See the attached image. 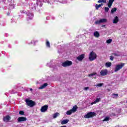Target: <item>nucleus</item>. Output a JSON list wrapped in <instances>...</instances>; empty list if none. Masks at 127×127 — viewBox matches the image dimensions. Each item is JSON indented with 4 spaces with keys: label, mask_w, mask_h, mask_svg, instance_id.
<instances>
[{
    "label": "nucleus",
    "mask_w": 127,
    "mask_h": 127,
    "mask_svg": "<svg viewBox=\"0 0 127 127\" xmlns=\"http://www.w3.org/2000/svg\"><path fill=\"white\" fill-rule=\"evenodd\" d=\"M61 127H67L66 126H62Z\"/></svg>",
    "instance_id": "obj_38"
},
{
    "label": "nucleus",
    "mask_w": 127,
    "mask_h": 127,
    "mask_svg": "<svg viewBox=\"0 0 127 127\" xmlns=\"http://www.w3.org/2000/svg\"><path fill=\"white\" fill-rule=\"evenodd\" d=\"M104 85V83H99L95 85L96 87H102Z\"/></svg>",
    "instance_id": "obj_27"
},
{
    "label": "nucleus",
    "mask_w": 127,
    "mask_h": 127,
    "mask_svg": "<svg viewBox=\"0 0 127 127\" xmlns=\"http://www.w3.org/2000/svg\"><path fill=\"white\" fill-rule=\"evenodd\" d=\"M108 121H110V118L109 117H106L104 120H103V122H108Z\"/></svg>",
    "instance_id": "obj_29"
},
{
    "label": "nucleus",
    "mask_w": 127,
    "mask_h": 127,
    "mask_svg": "<svg viewBox=\"0 0 127 127\" xmlns=\"http://www.w3.org/2000/svg\"><path fill=\"white\" fill-rule=\"evenodd\" d=\"M46 46L47 47H50V43H49V41H47L46 42Z\"/></svg>",
    "instance_id": "obj_30"
},
{
    "label": "nucleus",
    "mask_w": 127,
    "mask_h": 127,
    "mask_svg": "<svg viewBox=\"0 0 127 127\" xmlns=\"http://www.w3.org/2000/svg\"><path fill=\"white\" fill-rule=\"evenodd\" d=\"M89 59L90 61L96 60V59H97V54L93 51L91 52L89 55Z\"/></svg>",
    "instance_id": "obj_1"
},
{
    "label": "nucleus",
    "mask_w": 127,
    "mask_h": 127,
    "mask_svg": "<svg viewBox=\"0 0 127 127\" xmlns=\"http://www.w3.org/2000/svg\"><path fill=\"white\" fill-rule=\"evenodd\" d=\"M102 5H103V3L100 4L99 5L96 4L95 5L96 9H99V8H100Z\"/></svg>",
    "instance_id": "obj_20"
},
{
    "label": "nucleus",
    "mask_w": 127,
    "mask_h": 127,
    "mask_svg": "<svg viewBox=\"0 0 127 127\" xmlns=\"http://www.w3.org/2000/svg\"><path fill=\"white\" fill-rule=\"evenodd\" d=\"M118 97H119V94H113V98H114V99L118 98Z\"/></svg>",
    "instance_id": "obj_26"
},
{
    "label": "nucleus",
    "mask_w": 127,
    "mask_h": 127,
    "mask_svg": "<svg viewBox=\"0 0 127 127\" xmlns=\"http://www.w3.org/2000/svg\"><path fill=\"white\" fill-rule=\"evenodd\" d=\"M119 22V17L116 16L113 19V23L116 24V23H118Z\"/></svg>",
    "instance_id": "obj_15"
},
{
    "label": "nucleus",
    "mask_w": 127,
    "mask_h": 127,
    "mask_svg": "<svg viewBox=\"0 0 127 127\" xmlns=\"http://www.w3.org/2000/svg\"><path fill=\"white\" fill-rule=\"evenodd\" d=\"M115 11H117V8L114 7L111 9V13H114Z\"/></svg>",
    "instance_id": "obj_25"
},
{
    "label": "nucleus",
    "mask_w": 127,
    "mask_h": 127,
    "mask_svg": "<svg viewBox=\"0 0 127 127\" xmlns=\"http://www.w3.org/2000/svg\"><path fill=\"white\" fill-rule=\"evenodd\" d=\"M59 113H55L53 115V118L54 119H56V118H57L58 117V116H59Z\"/></svg>",
    "instance_id": "obj_23"
},
{
    "label": "nucleus",
    "mask_w": 127,
    "mask_h": 127,
    "mask_svg": "<svg viewBox=\"0 0 127 127\" xmlns=\"http://www.w3.org/2000/svg\"><path fill=\"white\" fill-rule=\"evenodd\" d=\"M115 1V0H109L108 4V7H112V5H113V2Z\"/></svg>",
    "instance_id": "obj_13"
},
{
    "label": "nucleus",
    "mask_w": 127,
    "mask_h": 127,
    "mask_svg": "<svg viewBox=\"0 0 127 127\" xmlns=\"http://www.w3.org/2000/svg\"><path fill=\"white\" fill-rule=\"evenodd\" d=\"M107 21L108 19H107V18H102L99 20L95 21V24H101V23H105V22H107Z\"/></svg>",
    "instance_id": "obj_7"
},
{
    "label": "nucleus",
    "mask_w": 127,
    "mask_h": 127,
    "mask_svg": "<svg viewBox=\"0 0 127 127\" xmlns=\"http://www.w3.org/2000/svg\"><path fill=\"white\" fill-rule=\"evenodd\" d=\"M73 64L71 61H66L62 63V65L63 67H69V66H71Z\"/></svg>",
    "instance_id": "obj_5"
},
{
    "label": "nucleus",
    "mask_w": 127,
    "mask_h": 127,
    "mask_svg": "<svg viewBox=\"0 0 127 127\" xmlns=\"http://www.w3.org/2000/svg\"><path fill=\"white\" fill-rule=\"evenodd\" d=\"M102 27H106V25H103L102 26Z\"/></svg>",
    "instance_id": "obj_37"
},
{
    "label": "nucleus",
    "mask_w": 127,
    "mask_h": 127,
    "mask_svg": "<svg viewBox=\"0 0 127 127\" xmlns=\"http://www.w3.org/2000/svg\"><path fill=\"white\" fill-rule=\"evenodd\" d=\"M48 86V84L47 83H44V84L41 85L39 87V89L40 90L41 89H44L46 88V87Z\"/></svg>",
    "instance_id": "obj_14"
},
{
    "label": "nucleus",
    "mask_w": 127,
    "mask_h": 127,
    "mask_svg": "<svg viewBox=\"0 0 127 127\" xmlns=\"http://www.w3.org/2000/svg\"><path fill=\"white\" fill-rule=\"evenodd\" d=\"M110 60H111V61H114V57L110 56Z\"/></svg>",
    "instance_id": "obj_34"
},
{
    "label": "nucleus",
    "mask_w": 127,
    "mask_h": 127,
    "mask_svg": "<svg viewBox=\"0 0 127 127\" xmlns=\"http://www.w3.org/2000/svg\"><path fill=\"white\" fill-rule=\"evenodd\" d=\"M106 2H107V0H99L98 1V2L99 3H101L102 2H103L104 3H106Z\"/></svg>",
    "instance_id": "obj_22"
},
{
    "label": "nucleus",
    "mask_w": 127,
    "mask_h": 127,
    "mask_svg": "<svg viewBox=\"0 0 127 127\" xmlns=\"http://www.w3.org/2000/svg\"><path fill=\"white\" fill-rule=\"evenodd\" d=\"M47 110H48V106L45 105L41 107L40 111L41 112V113H45V112H46Z\"/></svg>",
    "instance_id": "obj_8"
},
{
    "label": "nucleus",
    "mask_w": 127,
    "mask_h": 127,
    "mask_svg": "<svg viewBox=\"0 0 127 127\" xmlns=\"http://www.w3.org/2000/svg\"><path fill=\"white\" fill-rule=\"evenodd\" d=\"M12 8H14V6H13V5H11V6H10V9H12Z\"/></svg>",
    "instance_id": "obj_35"
},
{
    "label": "nucleus",
    "mask_w": 127,
    "mask_h": 127,
    "mask_svg": "<svg viewBox=\"0 0 127 127\" xmlns=\"http://www.w3.org/2000/svg\"><path fill=\"white\" fill-rule=\"evenodd\" d=\"M10 120V117H9V116H8V115H7L3 118V121L5 123H7L8 122V121H9Z\"/></svg>",
    "instance_id": "obj_11"
},
{
    "label": "nucleus",
    "mask_w": 127,
    "mask_h": 127,
    "mask_svg": "<svg viewBox=\"0 0 127 127\" xmlns=\"http://www.w3.org/2000/svg\"><path fill=\"white\" fill-rule=\"evenodd\" d=\"M19 115H21L22 116H23V115H24V112H23V111H20L19 112Z\"/></svg>",
    "instance_id": "obj_31"
},
{
    "label": "nucleus",
    "mask_w": 127,
    "mask_h": 127,
    "mask_svg": "<svg viewBox=\"0 0 127 127\" xmlns=\"http://www.w3.org/2000/svg\"><path fill=\"white\" fill-rule=\"evenodd\" d=\"M94 35L95 37H97V38L98 37H100V33H99L98 31L95 32L94 33Z\"/></svg>",
    "instance_id": "obj_19"
},
{
    "label": "nucleus",
    "mask_w": 127,
    "mask_h": 127,
    "mask_svg": "<svg viewBox=\"0 0 127 127\" xmlns=\"http://www.w3.org/2000/svg\"><path fill=\"white\" fill-rule=\"evenodd\" d=\"M100 101H101V98H97V99H96V100L94 101V102H93V103H92V105H93V104H96V103H99V102H100Z\"/></svg>",
    "instance_id": "obj_21"
},
{
    "label": "nucleus",
    "mask_w": 127,
    "mask_h": 127,
    "mask_svg": "<svg viewBox=\"0 0 127 127\" xmlns=\"http://www.w3.org/2000/svg\"><path fill=\"white\" fill-rule=\"evenodd\" d=\"M112 41H113V40L112 39L107 40L106 41V43H107L108 44H110L112 43Z\"/></svg>",
    "instance_id": "obj_28"
},
{
    "label": "nucleus",
    "mask_w": 127,
    "mask_h": 127,
    "mask_svg": "<svg viewBox=\"0 0 127 127\" xmlns=\"http://www.w3.org/2000/svg\"><path fill=\"white\" fill-rule=\"evenodd\" d=\"M105 11L106 12H108V11H109V7H105Z\"/></svg>",
    "instance_id": "obj_32"
},
{
    "label": "nucleus",
    "mask_w": 127,
    "mask_h": 127,
    "mask_svg": "<svg viewBox=\"0 0 127 127\" xmlns=\"http://www.w3.org/2000/svg\"><path fill=\"white\" fill-rule=\"evenodd\" d=\"M100 75L101 76H106L108 75V70L107 69H103L100 71Z\"/></svg>",
    "instance_id": "obj_9"
},
{
    "label": "nucleus",
    "mask_w": 127,
    "mask_h": 127,
    "mask_svg": "<svg viewBox=\"0 0 127 127\" xmlns=\"http://www.w3.org/2000/svg\"><path fill=\"white\" fill-rule=\"evenodd\" d=\"M96 116V113L94 112H91L84 115L85 119H90V118H93Z\"/></svg>",
    "instance_id": "obj_4"
},
{
    "label": "nucleus",
    "mask_w": 127,
    "mask_h": 127,
    "mask_svg": "<svg viewBox=\"0 0 127 127\" xmlns=\"http://www.w3.org/2000/svg\"><path fill=\"white\" fill-rule=\"evenodd\" d=\"M95 75H97V73L94 72L93 73H91L90 74H88V77H93V76H95Z\"/></svg>",
    "instance_id": "obj_24"
},
{
    "label": "nucleus",
    "mask_w": 127,
    "mask_h": 127,
    "mask_svg": "<svg viewBox=\"0 0 127 127\" xmlns=\"http://www.w3.org/2000/svg\"><path fill=\"white\" fill-rule=\"evenodd\" d=\"M125 66V64L121 63V64H117L115 69V72H118V71H120L123 67Z\"/></svg>",
    "instance_id": "obj_6"
},
{
    "label": "nucleus",
    "mask_w": 127,
    "mask_h": 127,
    "mask_svg": "<svg viewBox=\"0 0 127 127\" xmlns=\"http://www.w3.org/2000/svg\"><path fill=\"white\" fill-rule=\"evenodd\" d=\"M25 102H26V105L30 107V108H32V107H34V106H35V102L28 99H26L25 100Z\"/></svg>",
    "instance_id": "obj_2"
},
{
    "label": "nucleus",
    "mask_w": 127,
    "mask_h": 127,
    "mask_svg": "<svg viewBox=\"0 0 127 127\" xmlns=\"http://www.w3.org/2000/svg\"><path fill=\"white\" fill-rule=\"evenodd\" d=\"M105 66L107 67V68H109V67H111L112 66V63L111 62H108L105 64Z\"/></svg>",
    "instance_id": "obj_18"
},
{
    "label": "nucleus",
    "mask_w": 127,
    "mask_h": 127,
    "mask_svg": "<svg viewBox=\"0 0 127 127\" xmlns=\"http://www.w3.org/2000/svg\"><path fill=\"white\" fill-rule=\"evenodd\" d=\"M84 58H85L84 54L80 55L79 56L77 57V60H78V61H82V60H83V59H84Z\"/></svg>",
    "instance_id": "obj_10"
},
{
    "label": "nucleus",
    "mask_w": 127,
    "mask_h": 127,
    "mask_svg": "<svg viewBox=\"0 0 127 127\" xmlns=\"http://www.w3.org/2000/svg\"><path fill=\"white\" fill-rule=\"evenodd\" d=\"M113 55H114L115 56H119V55L117 54H113Z\"/></svg>",
    "instance_id": "obj_36"
},
{
    "label": "nucleus",
    "mask_w": 127,
    "mask_h": 127,
    "mask_svg": "<svg viewBox=\"0 0 127 127\" xmlns=\"http://www.w3.org/2000/svg\"><path fill=\"white\" fill-rule=\"evenodd\" d=\"M69 122V120L65 119L62 121L61 124L62 125H66V124H68V122Z\"/></svg>",
    "instance_id": "obj_16"
},
{
    "label": "nucleus",
    "mask_w": 127,
    "mask_h": 127,
    "mask_svg": "<svg viewBox=\"0 0 127 127\" xmlns=\"http://www.w3.org/2000/svg\"><path fill=\"white\" fill-rule=\"evenodd\" d=\"M30 91H32V88H30Z\"/></svg>",
    "instance_id": "obj_39"
},
{
    "label": "nucleus",
    "mask_w": 127,
    "mask_h": 127,
    "mask_svg": "<svg viewBox=\"0 0 127 127\" xmlns=\"http://www.w3.org/2000/svg\"><path fill=\"white\" fill-rule=\"evenodd\" d=\"M89 89H90V87L87 86V87H84L83 88V90H84V91H87V90H89Z\"/></svg>",
    "instance_id": "obj_33"
},
{
    "label": "nucleus",
    "mask_w": 127,
    "mask_h": 127,
    "mask_svg": "<svg viewBox=\"0 0 127 127\" xmlns=\"http://www.w3.org/2000/svg\"><path fill=\"white\" fill-rule=\"evenodd\" d=\"M77 109H78V107L77 106V105H75L73 107L72 109L66 112V115H67L68 116L72 115L73 113L77 112Z\"/></svg>",
    "instance_id": "obj_3"
},
{
    "label": "nucleus",
    "mask_w": 127,
    "mask_h": 127,
    "mask_svg": "<svg viewBox=\"0 0 127 127\" xmlns=\"http://www.w3.org/2000/svg\"><path fill=\"white\" fill-rule=\"evenodd\" d=\"M27 15H28V18H29V19H32V18H33V14L29 12V13L27 14Z\"/></svg>",
    "instance_id": "obj_17"
},
{
    "label": "nucleus",
    "mask_w": 127,
    "mask_h": 127,
    "mask_svg": "<svg viewBox=\"0 0 127 127\" xmlns=\"http://www.w3.org/2000/svg\"><path fill=\"white\" fill-rule=\"evenodd\" d=\"M26 121V118L25 117H19L18 118V122H25Z\"/></svg>",
    "instance_id": "obj_12"
}]
</instances>
